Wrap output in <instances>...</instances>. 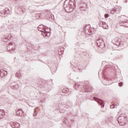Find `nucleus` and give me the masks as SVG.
<instances>
[{
    "label": "nucleus",
    "mask_w": 128,
    "mask_h": 128,
    "mask_svg": "<svg viewBox=\"0 0 128 128\" xmlns=\"http://www.w3.org/2000/svg\"><path fill=\"white\" fill-rule=\"evenodd\" d=\"M116 10H114V8L112 9V10L110 11V14H116Z\"/></svg>",
    "instance_id": "aec40b11"
},
{
    "label": "nucleus",
    "mask_w": 128,
    "mask_h": 128,
    "mask_svg": "<svg viewBox=\"0 0 128 128\" xmlns=\"http://www.w3.org/2000/svg\"><path fill=\"white\" fill-rule=\"evenodd\" d=\"M84 90H85V91L86 92H92V88L89 87L88 86H84Z\"/></svg>",
    "instance_id": "39448f33"
},
{
    "label": "nucleus",
    "mask_w": 128,
    "mask_h": 128,
    "mask_svg": "<svg viewBox=\"0 0 128 128\" xmlns=\"http://www.w3.org/2000/svg\"><path fill=\"white\" fill-rule=\"evenodd\" d=\"M64 6L65 10L67 12H68L70 8V6L68 3V0H66L64 2Z\"/></svg>",
    "instance_id": "7ed1b4c3"
},
{
    "label": "nucleus",
    "mask_w": 128,
    "mask_h": 128,
    "mask_svg": "<svg viewBox=\"0 0 128 128\" xmlns=\"http://www.w3.org/2000/svg\"><path fill=\"white\" fill-rule=\"evenodd\" d=\"M104 24H106V22L101 21L100 22L99 26H101V28H102V26H104Z\"/></svg>",
    "instance_id": "4468645a"
},
{
    "label": "nucleus",
    "mask_w": 128,
    "mask_h": 128,
    "mask_svg": "<svg viewBox=\"0 0 128 128\" xmlns=\"http://www.w3.org/2000/svg\"><path fill=\"white\" fill-rule=\"evenodd\" d=\"M44 28V26L43 25H40L38 26V30H39V32H40L42 30V28Z\"/></svg>",
    "instance_id": "ddd939ff"
},
{
    "label": "nucleus",
    "mask_w": 128,
    "mask_h": 128,
    "mask_svg": "<svg viewBox=\"0 0 128 128\" xmlns=\"http://www.w3.org/2000/svg\"><path fill=\"white\" fill-rule=\"evenodd\" d=\"M11 126L13 128H20V124H18V123L14 122V123L12 124Z\"/></svg>",
    "instance_id": "6e6552de"
},
{
    "label": "nucleus",
    "mask_w": 128,
    "mask_h": 128,
    "mask_svg": "<svg viewBox=\"0 0 128 128\" xmlns=\"http://www.w3.org/2000/svg\"><path fill=\"white\" fill-rule=\"evenodd\" d=\"M13 44H14V42H13V43L10 42L8 44V46H13Z\"/></svg>",
    "instance_id": "393cba45"
},
{
    "label": "nucleus",
    "mask_w": 128,
    "mask_h": 128,
    "mask_svg": "<svg viewBox=\"0 0 128 128\" xmlns=\"http://www.w3.org/2000/svg\"><path fill=\"white\" fill-rule=\"evenodd\" d=\"M102 39H98L97 40L96 44H97V46H102L100 44H101L100 42H102Z\"/></svg>",
    "instance_id": "9b49d317"
},
{
    "label": "nucleus",
    "mask_w": 128,
    "mask_h": 128,
    "mask_svg": "<svg viewBox=\"0 0 128 128\" xmlns=\"http://www.w3.org/2000/svg\"><path fill=\"white\" fill-rule=\"evenodd\" d=\"M46 36H48V34H46Z\"/></svg>",
    "instance_id": "c85d7f7f"
},
{
    "label": "nucleus",
    "mask_w": 128,
    "mask_h": 128,
    "mask_svg": "<svg viewBox=\"0 0 128 128\" xmlns=\"http://www.w3.org/2000/svg\"><path fill=\"white\" fill-rule=\"evenodd\" d=\"M68 2L71 8H72V6H74V0H68Z\"/></svg>",
    "instance_id": "1a4fd4ad"
},
{
    "label": "nucleus",
    "mask_w": 128,
    "mask_h": 128,
    "mask_svg": "<svg viewBox=\"0 0 128 128\" xmlns=\"http://www.w3.org/2000/svg\"><path fill=\"white\" fill-rule=\"evenodd\" d=\"M120 20V26H124V28H128V18L125 16H121L118 17Z\"/></svg>",
    "instance_id": "f257e3e1"
},
{
    "label": "nucleus",
    "mask_w": 128,
    "mask_h": 128,
    "mask_svg": "<svg viewBox=\"0 0 128 128\" xmlns=\"http://www.w3.org/2000/svg\"><path fill=\"white\" fill-rule=\"evenodd\" d=\"M8 74V72L4 70H0V76H6Z\"/></svg>",
    "instance_id": "423d86ee"
},
{
    "label": "nucleus",
    "mask_w": 128,
    "mask_h": 128,
    "mask_svg": "<svg viewBox=\"0 0 128 128\" xmlns=\"http://www.w3.org/2000/svg\"><path fill=\"white\" fill-rule=\"evenodd\" d=\"M62 92L64 94H68V89L65 88L62 90Z\"/></svg>",
    "instance_id": "dca6fc26"
},
{
    "label": "nucleus",
    "mask_w": 128,
    "mask_h": 128,
    "mask_svg": "<svg viewBox=\"0 0 128 128\" xmlns=\"http://www.w3.org/2000/svg\"><path fill=\"white\" fill-rule=\"evenodd\" d=\"M19 86H20L18 85V84H16L15 85L12 86L11 88H12V90H18Z\"/></svg>",
    "instance_id": "9d476101"
},
{
    "label": "nucleus",
    "mask_w": 128,
    "mask_h": 128,
    "mask_svg": "<svg viewBox=\"0 0 128 128\" xmlns=\"http://www.w3.org/2000/svg\"><path fill=\"white\" fill-rule=\"evenodd\" d=\"M20 76V72H16V76H17V78H18V76Z\"/></svg>",
    "instance_id": "5701e85b"
},
{
    "label": "nucleus",
    "mask_w": 128,
    "mask_h": 128,
    "mask_svg": "<svg viewBox=\"0 0 128 128\" xmlns=\"http://www.w3.org/2000/svg\"><path fill=\"white\" fill-rule=\"evenodd\" d=\"M116 105L113 104L110 106V108H116Z\"/></svg>",
    "instance_id": "4be33fe9"
},
{
    "label": "nucleus",
    "mask_w": 128,
    "mask_h": 128,
    "mask_svg": "<svg viewBox=\"0 0 128 128\" xmlns=\"http://www.w3.org/2000/svg\"><path fill=\"white\" fill-rule=\"evenodd\" d=\"M118 86H122V82H120Z\"/></svg>",
    "instance_id": "a878e982"
},
{
    "label": "nucleus",
    "mask_w": 128,
    "mask_h": 128,
    "mask_svg": "<svg viewBox=\"0 0 128 128\" xmlns=\"http://www.w3.org/2000/svg\"><path fill=\"white\" fill-rule=\"evenodd\" d=\"M126 2H128V1H127V0H126Z\"/></svg>",
    "instance_id": "cd10ccee"
},
{
    "label": "nucleus",
    "mask_w": 128,
    "mask_h": 128,
    "mask_svg": "<svg viewBox=\"0 0 128 128\" xmlns=\"http://www.w3.org/2000/svg\"><path fill=\"white\" fill-rule=\"evenodd\" d=\"M46 32H45L46 34H48V31L47 30H46Z\"/></svg>",
    "instance_id": "bb28decb"
},
{
    "label": "nucleus",
    "mask_w": 128,
    "mask_h": 128,
    "mask_svg": "<svg viewBox=\"0 0 128 128\" xmlns=\"http://www.w3.org/2000/svg\"><path fill=\"white\" fill-rule=\"evenodd\" d=\"M108 16H110V15L108 14H104V17L106 18H108Z\"/></svg>",
    "instance_id": "b1692460"
},
{
    "label": "nucleus",
    "mask_w": 128,
    "mask_h": 128,
    "mask_svg": "<svg viewBox=\"0 0 128 128\" xmlns=\"http://www.w3.org/2000/svg\"><path fill=\"white\" fill-rule=\"evenodd\" d=\"M114 10L117 14H118L122 10V8L120 6H116L114 7Z\"/></svg>",
    "instance_id": "0eeeda50"
},
{
    "label": "nucleus",
    "mask_w": 128,
    "mask_h": 128,
    "mask_svg": "<svg viewBox=\"0 0 128 128\" xmlns=\"http://www.w3.org/2000/svg\"><path fill=\"white\" fill-rule=\"evenodd\" d=\"M46 28H47L46 26H44V27L43 28H42V30L40 32H47L46 30Z\"/></svg>",
    "instance_id": "2eb2a0df"
},
{
    "label": "nucleus",
    "mask_w": 128,
    "mask_h": 128,
    "mask_svg": "<svg viewBox=\"0 0 128 128\" xmlns=\"http://www.w3.org/2000/svg\"><path fill=\"white\" fill-rule=\"evenodd\" d=\"M10 14V10L8 8H6L4 10H1L0 12V16H4V14Z\"/></svg>",
    "instance_id": "20e7f679"
},
{
    "label": "nucleus",
    "mask_w": 128,
    "mask_h": 128,
    "mask_svg": "<svg viewBox=\"0 0 128 128\" xmlns=\"http://www.w3.org/2000/svg\"><path fill=\"white\" fill-rule=\"evenodd\" d=\"M95 102H96L98 104H100L102 108H104V101L100 98H96V97L93 98Z\"/></svg>",
    "instance_id": "f03ea898"
},
{
    "label": "nucleus",
    "mask_w": 128,
    "mask_h": 128,
    "mask_svg": "<svg viewBox=\"0 0 128 128\" xmlns=\"http://www.w3.org/2000/svg\"><path fill=\"white\" fill-rule=\"evenodd\" d=\"M4 110H0V116H4Z\"/></svg>",
    "instance_id": "6ab92c4d"
},
{
    "label": "nucleus",
    "mask_w": 128,
    "mask_h": 128,
    "mask_svg": "<svg viewBox=\"0 0 128 128\" xmlns=\"http://www.w3.org/2000/svg\"><path fill=\"white\" fill-rule=\"evenodd\" d=\"M102 28H104V30H108V26L106 25V24H104V26H102Z\"/></svg>",
    "instance_id": "a211bd4d"
},
{
    "label": "nucleus",
    "mask_w": 128,
    "mask_h": 128,
    "mask_svg": "<svg viewBox=\"0 0 128 128\" xmlns=\"http://www.w3.org/2000/svg\"><path fill=\"white\" fill-rule=\"evenodd\" d=\"M37 114H38V112H36V108H35L34 110V114H33V116H36Z\"/></svg>",
    "instance_id": "412c9836"
},
{
    "label": "nucleus",
    "mask_w": 128,
    "mask_h": 128,
    "mask_svg": "<svg viewBox=\"0 0 128 128\" xmlns=\"http://www.w3.org/2000/svg\"><path fill=\"white\" fill-rule=\"evenodd\" d=\"M80 88V83L78 82L76 84L75 86H74V88H76V90H78V88Z\"/></svg>",
    "instance_id": "f3484780"
},
{
    "label": "nucleus",
    "mask_w": 128,
    "mask_h": 128,
    "mask_svg": "<svg viewBox=\"0 0 128 128\" xmlns=\"http://www.w3.org/2000/svg\"><path fill=\"white\" fill-rule=\"evenodd\" d=\"M22 110H18L17 112H16V114L18 116H22Z\"/></svg>",
    "instance_id": "f8f14e48"
}]
</instances>
